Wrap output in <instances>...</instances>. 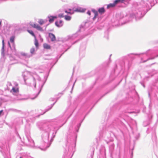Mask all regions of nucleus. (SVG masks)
<instances>
[{"mask_svg":"<svg viewBox=\"0 0 158 158\" xmlns=\"http://www.w3.org/2000/svg\"><path fill=\"white\" fill-rule=\"evenodd\" d=\"M31 25L33 28L36 29L37 30L42 31H43V29L42 27L40 26L38 24L36 23L31 24Z\"/></svg>","mask_w":158,"mask_h":158,"instance_id":"1","label":"nucleus"},{"mask_svg":"<svg viewBox=\"0 0 158 158\" xmlns=\"http://www.w3.org/2000/svg\"><path fill=\"white\" fill-rule=\"evenodd\" d=\"M55 24L58 27H61L63 25V21L61 20L57 21L55 22Z\"/></svg>","mask_w":158,"mask_h":158,"instance_id":"2","label":"nucleus"},{"mask_svg":"<svg viewBox=\"0 0 158 158\" xmlns=\"http://www.w3.org/2000/svg\"><path fill=\"white\" fill-rule=\"evenodd\" d=\"M85 9L79 8L76 9L74 10V11L80 12H83L85 11Z\"/></svg>","mask_w":158,"mask_h":158,"instance_id":"3","label":"nucleus"},{"mask_svg":"<svg viewBox=\"0 0 158 158\" xmlns=\"http://www.w3.org/2000/svg\"><path fill=\"white\" fill-rule=\"evenodd\" d=\"M49 36L51 39L52 41H53L56 40V37L53 34L51 33H49Z\"/></svg>","mask_w":158,"mask_h":158,"instance_id":"4","label":"nucleus"},{"mask_svg":"<svg viewBox=\"0 0 158 158\" xmlns=\"http://www.w3.org/2000/svg\"><path fill=\"white\" fill-rule=\"evenodd\" d=\"M105 11V10L104 7L100 8L98 10V12L101 14H103Z\"/></svg>","mask_w":158,"mask_h":158,"instance_id":"5","label":"nucleus"},{"mask_svg":"<svg viewBox=\"0 0 158 158\" xmlns=\"http://www.w3.org/2000/svg\"><path fill=\"white\" fill-rule=\"evenodd\" d=\"M116 5V4L114 3H110L108 4L107 6V8H110L113 7H114Z\"/></svg>","mask_w":158,"mask_h":158,"instance_id":"6","label":"nucleus"},{"mask_svg":"<svg viewBox=\"0 0 158 158\" xmlns=\"http://www.w3.org/2000/svg\"><path fill=\"white\" fill-rule=\"evenodd\" d=\"M44 47V48L47 49H49L50 48V45L47 44H44L43 45Z\"/></svg>","mask_w":158,"mask_h":158,"instance_id":"7","label":"nucleus"},{"mask_svg":"<svg viewBox=\"0 0 158 158\" xmlns=\"http://www.w3.org/2000/svg\"><path fill=\"white\" fill-rule=\"evenodd\" d=\"M56 17H53V16H51L49 18V21L50 23H52V22L54 20V18H56Z\"/></svg>","mask_w":158,"mask_h":158,"instance_id":"8","label":"nucleus"},{"mask_svg":"<svg viewBox=\"0 0 158 158\" xmlns=\"http://www.w3.org/2000/svg\"><path fill=\"white\" fill-rule=\"evenodd\" d=\"M27 31L28 33H29L30 34H31L35 38H36L35 36V35L33 31L31 30H27Z\"/></svg>","mask_w":158,"mask_h":158,"instance_id":"9","label":"nucleus"},{"mask_svg":"<svg viewBox=\"0 0 158 158\" xmlns=\"http://www.w3.org/2000/svg\"><path fill=\"white\" fill-rule=\"evenodd\" d=\"M35 38V44L36 46V47L37 48H38L39 46V43L38 42L37 40L36 39V38Z\"/></svg>","mask_w":158,"mask_h":158,"instance_id":"10","label":"nucleus"},{"mask_svg":"<svg viewBox=\"0 0 158 158\" xmlns=\"http://www.w3.org/2000/svg\"><path fill=\"white\" fill-rule=\"evenodd\" d=\"M15 36H13L10 38V40L11 42L14 44Z\"/></svg>","mask_w":158,"mask_h":158,"instance_id":"11","label":"nucleus"},{"mask_svg":"<svg viewBox=\"0 0 158 158\" xmlns=\"http://www.w3.org/2000/svg\"><path fill=\"white\" fill-rule=\"evenodd\" d=\"M38 23L40 25H42L44 24V21L42 19H40L39 20Z\"/></svg>","mask_w":158,"mask_h":158,"instance_id":"12","label":"nucleus"},{"mask_svg":"<svg viewBox=\"0 0 158 158\" xmlns=\"http://www.w3.org/2000/svg\"><path fill=\"white\" fill-rule=\"evenodd\" d=\"M13 92L15 93H18L19 92V89L18 88H15L14 87H13L11 90Z\"/></svg>","mask_w":158,"mask_h":158,"instance_id":"13","label":"nucleus"},{"mask_svg":"<svg viewBox=\"0 0 158 158\" xmlns=\"http://www.w3.org/2000/svg\"><path fill=\"white\" fill-rule=\"evenodd\" d=\"M64 18L66 20L69 21L71 20V17L68 15H65Z\"/></svg>","mask_w":158,"mask_h":158,"instance_id":"14","label":"nucleus"},{"mask_svg":"<svg viewBox=\"0 0 158 158\" xmlns=\"http://www.w3.org/2000/svg\"><path fill=\"white\" fill-rule=\"evenodd\" d=\"M124 1V0H115L114 2L116 5L119 2H123Z\"/></svg>","mask_w":158,"mask_h":158,"instance_id":"15","label":"nucleus"},{"mask_svg":"<svg viewBox=\"0 0 158 158\" xmlns=\"http://www.w3.org/2000/svg\"><path fill=\"white\" fill-rule=\"evenodd\" d=\"M92 11L94 13V15H95V16H98V13L97 11H96L95 10H92Z\"/></svg>","mask_w":158,"mask_h":158,"instance_id":"16","label":"nucleus"},{"mask_svg":"<svg viewBox=\"0 0 158 158\" xmlns=\"http://www.w3.org/2000/svg\"><path fill=\"white\" fill-rule=\"evenodd\" d=\"M35 52V49L34 48H31L30 50V52L31 54H33Z\"/></svg>","mask_w":158,"mask_h":158,"instance_id":"17","label":"nucleus"},{"mask_svg":"<svg viewBox=\"0 0 158 158\" xmlns=\"http://www.w3.org/2000/svg\"><path fill=\"white\" fill-rule=\"evenodd\" d=\"M65 12L67 13H68V14H73L74 13V12H73L72 13H71V12L70 11H69L68 10H65Z\"/></svg>","mask_w":158,"mask_h":158,"instance_id":"18","label":"nucleus"},{"mask_svg":"<svg viewBox=\"0 0 158 158\" xmlns=\"http://www.w3.org/2000/svg\"><path fill=\"white\" fill-rule=\"evenodd\" d=\"M87 14H88L89 15H91V13L90 11H88L87 12Z\"/></svg>","mask_w":158,"mask_h":158,"instance_id":"19","label":"nucleus"},{"mask_svg":"<svg viewBox=\"0 0 158 158\" xmlns=\"http://www.w3.org/2000/svg\"><path fill=\"white\" fill-rule=\"evenodd\" d=\"M3 112V110H2L1 111H0V116H1V114Z\"/></svg>","mask_w":158,"mask_h":158,"instance_id":"20","label":"nucleus"},{"mask_svg":"<svg viewBox=\"0 0 158 158\" xmlns=\"http://www.w3.org/2000/svg\"><path fill=\"white\" fill-rule=\"evenodd\" d=\"M8 45H9V47H11V46H10V42H8Z\"/></svg>","mask_w":158,"mask_h":158,"instance_id":"21","label":"nucleus"},{"mask_svg":"<svg viewBox=\"0 0 158 158\" xmlns=\"http://www.w3.org/2000/svg\"><path fill=\"white\" fill-rule=\"evenodd\" d=\"M97 16H95V15H94L93 19H95L97 17Z\"/></svg>","mask_w":158,"mask_h":158,"instance_id":"22","label":"nucleus"},{"mask_svg":"<svg viewBox=\"0 0 158 158\" xmlns=\"http://www.w3.org/2000/svg\"><path fill=\"white\" fill-rule=\"evenodd\" d=\"M2 44H4V40H3L2 41Z\"/></svg>","mask_w":158,"mask_h":158,"instance_id":"23","label":"nucleus"},{"mask_svg":"<svg viewBox=\"0 0 158 158\" xmlns=\"http://www.w3.org/2000/svg\"><path fill=\"white\" fill-rule=\"evenodd\" d=\"M69 11H71V10L70 9H69L68 10Z\"/></svg>","mask_w":158,"mask_h":158,"instance_id":"24","label":"nucleus"},{"mask_svg":"<svg viewBox=\"0 0 158 158\" xmlns=\"http://www.w3.org/2000/svg\"><path fill=\"white\" fill-rule=\"evenodd\" d=\"M20 158H22L21 157H20Z\"/></svg>","mask_w":158,"mask_h":158,"instance_id":"25","label":"nucleus"}]
</instances>
